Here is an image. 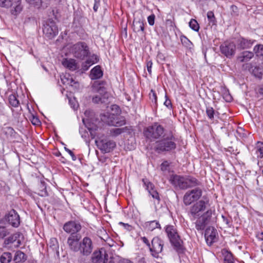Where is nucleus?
Instances as JSON below:
<instances>
[{
	"label": "nucleus",
	"instance_id": "obj_34",
	"mask_svg": "<svg viewBox=\"0 0 263 263\" xmlns=\"http://www.w3.org/2000/svg\"><path fill=\"white\" fill-rule=\"evenodd\" d=\"M182 45L186 48L191 50L193 48L192 43L185 36L183 35L180 37Z\"/></svg>",
	"mask_w": 263,
	"mask_h": 263
},
{
	"label": "nucleus",
	"instance_id": "obj_9",
	"mask_svg": "<svg viewBox=\"0 0 263 263\" xmlns=\"http://www.w3.org/2000/svg\"><path fill=\"white\" fill-rule=\"evenodd\" d=\"M164 242L158 236L154 237L151 241L149 248L151 255L155 258H158L159 254L163 251Z\"/></svg>",
	"mask_w": 263,
	"mask_h": 263
},
{
	"label": "nucleus",
	"instance_id": "obj_35",
	"mask_svg": "<svg viewBox=\"0 0 263 263\" xmlns=\"http://www.w3.org/2000/svg\"><path fill=\"white\" fill-rule=\"evenodd\" d=\"M9 102L11 106L14 107H17L20 104L19 101L18 100L15 95L12 94L9 97Z\"/></svg>",
	"mask_w": 263,
	"mask_h": 263
},
{
	"label": "nucleus",
	"instance_id": "obj_23",
	"mask_svg": "<svg viewBox=\"0 0 263 263\" xmlns=\"http://www.w3.org/2000/svg\"><path fill=\"white\" fill-rule=\"evenodd\" d=\"M26 2L31 6L40 9L42 8L43 9L47 7L49 5L48 0H26Z\"/></svg>",
	"mask_w": 263,
	"mask_h": 263
},
{
	"label": "nucleus",
	"instance_id": "obj_61",
	"mask_svg": "<svg viewBox=\"0 0 263 263\" xmlns=\"http://www.w3.org/2000/svg\"><path fill=\"white\" fill-rule=\"evenodd\" d=\"M119 224L120 225H121V226H124L125 228H126V227H130V226H129L128 224H127V223H123V222H120L119 223Z\"/></svg>",
	"mask_w": 263,
	"mask_h": 263
},
{
	"label": "nucleus",
	"instance_id": "obj_19",
	"mask_svg": "<svg viewBox=\"0 0 263 263\" xmlns=\"http://www.w3.org/2000/svg\"><path fill=\"white\" fill-rule=\"evenodd\" d=\"M21 235V233L17 232L6 238L4 240V244L5 246H8L16 242V244L14 245V247L15 248H18L22 243L21 240L20 239V237Z\"/></svg>",
	"mask_w": 263,
	"mask_h": 263
},
{
	"label": "nucleus",
	"instance_id": "obj_47",
	"mask_svg": "<svg viewBox=\"0 0 263 263\" xmlns=\"http://www.w3.org/2000/svg\"><path fill=\"white\" fill-rule=\"evenodd\" d=\"M11 6V0H0V6L2 7H9Z\"/></svg>",
	"mask_w": 263,
	"mask_h": 263
},
{
	"label": "nucleus",
	"instance_id": "obj_16",
	"mask_svg": "<svg viewBox=\"0 0 263 263\" xmlns=\"http://www.w3.org/2000/svg\"><path fill=\"white\" fill-rule=\"evenodd\" d=\"M81 224L76 221H70L65 223L63 226V230L70 235H80L78 233L81 230Z\"/></svg>",
	"mask_w": 263,
	"mask_h": 263
},
{
	"label": "nucleus",
	"instance_id": "obj_31",
	"mask_svg": "<svg viewBox=\"0 0 263 263\" xmlns=\"http://www.w3.org/2000/svg\"><path fill=\"white\" fill-rule=\"evenodd\" d=\"M133 27L134 30L135 32H139L140 31H144V26L143 21L141 20L136 21L134 20L133 22Z\"/></svg>",
	"mask_w": 263,
	"mask_h": 263
},
{
	"label": "nucleus",
	"instance_id": "obj_26",
	"mask_svg": "<svg viewBox=\"0 0 263 263\" xmlns=\"http://www.w3.org/2000/svg\"><path fill=\"white\" fill-rule=\"evenodd\" d=\"M61 80L63 84L73 86V84H77L78 82L75 81L74 79L69 73L61 76Z\"/></svg>",
	"mask_w": 263,
	"mask_h": 263
},
{
	"label": "nucleus",
	"instance_id": "obj_1",
	"mask_svg": "<svg viewBox=\"0 0 263 263\" xmlns=\"http://www.w3.org/2000/svg\"><path fill=\"white\" fill-rule=\"evenodd\" d=\"M170 182L176 189L186 190L188 188H192L198 186L201 184L195 177L191 176H180L173 175L170 177Z\"/></svg>",
	"mask_w": 263,
	"mask_h": 263
},
{
	"label": "nucleus",
	"instance_id": "obj_38",
	"mask_svg": "<svg viewBox=\"0 0 263 263\" xmlns=\"http://www.w3.org/2000/svg\"><path fill=\"white\" fill-rule=\"evenodd\" d=\"M207 17L210 25L213 26L216 24L217 21L213 11H210L208 12Z\"/></svg>",
	"mask_w": 263,
	"mask_h": 263
},
{
	"label": "nucleus",
	"instance_id": "obj_32",
	"mask_svg": "<svg viewBox=\"0 0 263 263\" xmlns=\"http://www.w3.org/2000/svg\"><path fill=\"white\" fill-rule=\"evenodd\" d=\"M93 88L96 90L99 93V95L104 96L105 97L106 95V89L104 87L101 86L100 84L99 83H95L93 85Z\"/></svg>",
	"mask_w": 263,
	"mask_h": 263
},
{
	"label": "nucleus",
	"instance_id": "obj_15",
	"mask_svg": "<svg viewBox=\"0 0 263 263\" xmlns=\"http://www.w3.org/2000/svg\"><path fill=\"white\" fill-rule=\"evenodd\" d=\"M96 142L98 147L103 153L111 152L116 146L115 142L112 140L104 139L99 141H96Z\"/></svg>",
	"mask_w": 263,
	"mask_h": 263
},
{
	"label": "nucleus",
	"instance_id": "obj_22",
	"mask_svg": "<svg viewBox=\"0 0 263 263\" xmlns=\"http://www.w3.org/2000/svg\"><path fill=\"white\" fill-rule=\"evenodd\" d=\"M255 40H248L243 37H241L238 40V47L240 49H248L252 47Z\"/></svg>",
	"mask_w": 263,
	"mask_h": 263
},
{
	"label": "nucleus",
	"instance_id": "obj_36",
	"mask_svg": "<svg viewBox=\"0 0 263 263\" xmlns=\"http://www.w3.org/2000/svg\"><path fill=\"white\" fill-rule=\"evenodd\" d=\"M38 194L41 196H48L46 184L44 181L40 182L39 184V192Z\"/></svg>",
	"mask_w": 263,
	"mask_h": 263
},
{
	"label": "nucleus",
	"instance_id": "obj_44",
	"mask_svg": "<svg viewBox=\"0 0 263 263\" xmlns=\"http://www.w3.org/2000/svg\"><path fill=\"white\" fill-rule=\"evenodd\" d=\"M126 128V127L114 128L110 130V133L112 136H117L124 132Z\"/></svg>",
	"mask_w": 263,
	"mask_h": 263
},
{
	"label": "nucleus",
	"instance_id": "obj_60",
	"mask_svg": "<svg viewBox=\"0 0 263 263\" xmlns=\"http://www.w3.org/2000/svg\"><path fill=\"white\" fill-rule=\"evenodd\" d=\"M152 92H153V95H152V97H151V99L153 101H154L156 103V102H157L156 94L153 90H152Z\"/></svg>",
	"mask_w": 263,
	"mask_h": 263
},
{
	"label": "nucleus",
	"instance_id": "obj_2",
	"mask_svg": "<svg viewBox=\"0 0 263 263\" xmlns=\"http://www.w3.org/2000/svg\"><path fill=\"white\" fill-rule=\"evenodd\" d=\"M176 148L175 138L172 133L166 135L160 140L157 141L154 149L158 153L170 152Z\"/></svg>",
	"mask_w": 263,
	"mask_h": 263
},
{
	"label": "nucleus",
	"instance_id": "obj_4",
	"mask_svg": "<svg viewBox=\"0 0 263 263\" xmlns=\"http://www.w3.org/2000/svg\"><path fill=\"white\" fill-rule=\"evenodd\" d=\"M164 128L158 122L154 123L152 125L146 127L143 131L145 138L151 141L164 137Z\"/></svg>",
	"mask_w": 263,
	"mask_h": 263
},
{
	"label": "nucleus",
	"instance_id": "obj_24",
	"mask_svg": "<svg viewBox=\"0 0 263 263\" xmlns=\"http://www.w3.org/2000/svg\"><path fill=\"white\" fill-rule=\"evenodd\" d=\"M103 74L101 67L99 65L96 66L90 71V77L92 80L100 79Z\"/></svg>",
	"mask_w": 263,
	"mask_h": 263
},
{
	"label": "nucleus",
	"instance_id": "obj_48",
	"mask_svg": "<svg viewBox=\"0 0 263 263\" xmlns=\"http://www.w3.org/2000/svg\"><path fill=\"white\" fill-rule=\"evenodd\" d=\"M155 15L154 14H152L147 17V21L149 25L153 26L155 23Z\"/></svg>",
	"mask_w": 263,
	"mask_h": 263
},
{
	"label": "nucleus",
	"instance_id": "obj_37",
	"mask_svg": "<svg viewBox=\"0 0 263 263\" xmlns=\"http://www.w3.org/2000/svg\"><path fill=\"white\" fill-rule=\"evenodd\" d=\"M22 10V6L21 5V3L17 2V3L13 6L11 11L13 15H16L20 13Z\"/></svg>",
	"mask_w": 263,
	"mask_h": 263
},
{
	"label": "nucleus",
	"instance_id": "obj_52",
	"mask_svg": "<svg viewBox=\"0 0 263 263\" xmlns=\"http://www.w3.org/2000/svg\"><path fill=\"white\" fill-rule=\"evenodd\" d=\"M100 2L101 0H94V5L93 7L94 11L97 12L98 11V9L100 6Z\"/></svg>",
	"mask_w": 263,
	"mask_h": 263
},
{
	"label": "nucleus",
	"instance_id": "obj_62",
	"mask_svg": "<svg viewBox=\"0 0 263 263\" xmlns=\"http://www.w3.org/2000/svg\"><path fill=\"white\" fill-rule=\"evenodd\" d=\"M105 263H115L114 260L111 258H109Z\"/></svg>",
	"mask_w": 263,
	"mask_h": 263
},
{
	"label": "nucleus",
	"instance_id": "obj_29",
	"mask_svg": "<svg viewBox=\"0 0 263 263\" xmlns=\"http://www.w3.org/2000/svg\"><path fill=\"white\" fill-rule=\"evenodd\" d=\"M145 227L147 230L152 231L156 229H161V226L157 220L147 221L145 223Z\"/></svg>",
	"mask_w": 263,
	"mask_h": 263
},
{
	"label": "nucleus",
	"instance_id": "obj_42",
	"mask_svg": "<svg viewBox=\"0 0 263 263\" xmlns=\"http://www.w3.org/2000/svg\"><path fill=\"white\" fill-rule=\"evenodd\" d=\"M189 26L190 28L195 31H198L199 29V26L197 22V21L195 19H191L190 22H189Z\"/></svg>",
	"mask_w": 263,
	"mask_h": 263
},
{
	"label": "nucleus",
	"instance_id": "obj_58",
	"mask_svg": "<svg viewBox=\"0 0 263 263\" xmlns=\"http://www.w3.org/2000/svg\"><path fill=\"white\" fill-rule=\"evenodd\" d=\"M31 122L34 125H39L40 121L37 117H33Z\"/></svg>",
	"mask_w": 263,
	"mask_h": 263
},
{
	"label": "nucleus",
	"instance_id": "obj_64",
	"mask_svg": "<svg viewBox=\"0 0 263 263\" xmlns=\"http://www.w3.org/2000/svg\"><path fill=\"white\" fill-rule=\"evenodd\" d=\"M259 238H260L261 240H263V232H261L258 235Z\"/></svg>",
	"mask_w": 263,
	"mask_h": 263
},
{
	"label": "nucleus",
	"instance_id": "obj_59",
	"mask_svg": "<svg viewBox=\"0 0 263 263\" xmlns=\"http://www.w3.org/2000/svg\"><path fill=\"white\" fill-rule=\"evenodd\" d=\"M111 109L112 110L115 109L116 110L117 113H118L120 111V108L117 105H112L111 106Z\"/></svg>",
	"mask_w": 263,
	"mask_h": 263
},
{
	"label": "nucleus",
	"instance_id": "obj_55",
	"mask_svg": "<svg viewBox=\"0 0 263 263\" xmlns=\"http://www.w3.org/2000/svg\"><path fill=\"white\" fill-rule=\"evenodd\" d=\"M153 65V63L152 61H148L146 63L147 70L149 73V74L152 73V67Z\"/></svg>",
	"mask_w": 263,
	"mask_h": 263
},
{
	"label": "nucleus",
	"instance_id": "obj_39",
	"mask_svg": "<svg viewBox=\"0 0 263 263\" xmlns=\"http://www.w3.org/2000/svg\"><path fill=\"white\" fill-rule=\"evenodd\" d=\"M256 154L257 157L260 158H263V143L258 142L256 146Z\"/></svg>",
	"mask_w": 263,
	"mask_h": 263
},
{
	"label": "nucleus",
	"instance_id": "obj_46",
	"mask_svg": "<svg viewBox=\"0 0 263 263\" xmlns=\"http://www.w3.org/2000/svg\"><path fill=\"white\" fill-rule=\"evenodd\" d=\"M148 193L154 199H155L157 200L158 202L160 201V199L159 195L158 192L155 190V187L151 190Z\"/></svg>",
	"mask_w": 263,
	"mask_h": 263
},
{
	"label": "nucleus",
	"instance_id": "obj_3",
	"mask_svg": "<svg viewBox=\"0 0 263 263\" xmlns=\"http://www.w3.org/2000/svg\"><path fill=\"white\" fill-rule=\"evenodd\" d=\"M165 231L169 240L174 249L179 253L183 252V241L179 235L175 226L167 225L165 227Z\"/></svg>",
	"mask_w": 263,
	"mask_h": 263
},
{
	"label": "nucleus",
	"instance_id": "obj_43",
	"mask_svg": "<svg viewBox=\"0 0 263 263\" xmlns=\"http://www.w3.org/2000/svg\"><path fill=\"white\" fill-rule=\"evenodd\" d=\"M106 98V97H104V96H100L99 95H96V96H93L92 98V102L95 103H104L105 102V99Z\"/></svg>",
	"mask_w": 263,
	"mask_h": 263
},
{
	"label": "nucleus",
	"instance_id": "obj_8",
	"mask_svg": "<svg viewBox=\"0 0 263 263\" xmlns=\"http://www.w3.org/2000/svg\"><path fill=\"white\" fill-rule=\"evenodd\" d=\"M101 120L110 126H121L126 123L124 117L114 114L107 113L102 116Z\"/></svg>",
	"mask_w": 263,
	"mask_h": 263
},
{
	"label": "nucleus",
	"instance_id": "obj_18",
	"mask_svg": "<svg viewBox=\"0 0 263 263\" xmlns=\"http://www.w3.org/2000/svg\"><path fill=\"white\" fill-rule=\"evenodd\" d=\"M6 220L13 227L17 228L20 224V218L15 210H10L5 215Z\"/></svg>",
	"mask_w": 263,
	"mask_h": 263
},
{
	"label": "nucleus",
	"instance_id": "obj_41",
	"mask_svg": "<svg viewBox=\"0 0 263 263\" xmlns=\"http://www.w3.org/2000/svg\"><path fill=\"white\" fill-rule=\"evenodd\" d=\"M142 182L144 186L146 187V189L149 192L151 190L155 188L154 185L151 182L147 179L143 178L142 179Z\"/></svg>",
	"mask_w": 263,
	"mask_h": 263
},
{
	"label": "nucleus",
	"instance_id": "obj_54",
	"mask_svg": "<svg viewBox=\"0 0 263 263\" xmlns=\"http://www.w3.org/2000/svg\"><path fill=\"white\" fill-rule=\"evenodd\" d=\"M64 149L71 156L72 160L75 161L77 159L76 156L70 149H68L66 147H65Z\"/></svg>",
	"mask_w": 263,
	"mask_h": 263
},
{
	"label": "nucleus",
	"instance_id": "obj_49",
	"mask_svg": "<svg viewBox=\"0 0 263 263\" xmlns=\"http://www.w3.org/2000/svg\"><path fill=\"white\" fill-rule=\"evenodd\" d=\"M52 14L55 18V19H58L60 17L59 10L57 8L54 7L52 10Z\"/></svg>",
	"mask_w": 263,
	"mask_h": 263
},
{
	"label": "nucleus",
	"instance_id": "obj_21",
	"mask_svg": "<svg viewBox=\"0 0 263 263\" xmlns=\"http://www.w3.org/2000/svg\"><path fill=\"white\" fill-rule=\"evenodd\" d=\"M62 65L71 71H74L79 68L78 63L73 59H64L62 61Z\"/></svg>",
	"mask_w": 263,
	"mask_h": 263
},
{
	"label": "nucleus",
	"instance_id": "obj_6",
	"mask_svg": "<svg viewBox=\"0 0 263 263\" xmlns=\"http://www.w3.org/2000/svg\"><path fill=\"white\" fill-rule=\"evenodd\" d=\"M208 205H209V201L203 200H200L192 205L188 212L191 220L195 221L197 217L202 216Z\"/></svg>",
	"mask_w": 263,
	"mask_h": 263
},
{
	"label": "nucleus",
	"instance_id": "obj_17",
	"mask_svg": "<svg viewBox=\"0 0 263 263\" xmlns=\"http://www.w3.org/2000/svg\"><path fill=\"white\" fill-rule=\"evenodd\" d=\"M221 52L227 58H231L235 53L236 46L233 42H226L220 47Z\"/></svg>",
	"mask_w": 263,
	"mask_h": 263
},
{
	"label": "nucleus",
	"instance_id": "obj_51",
	"mask_svg": "<svg viewBox=\"0 0 263 263\" xmlns=\"http://www.w3.org/2000/svg\"><path fill=\"white\" fill-rule=\"evenodd\" d=\"M168 162L167 161H164L161 164V169L162 171H165L168 170Z\"/></svg>",
	"mask_w": 263,
	"mask_h": 263
},
{
	"label": "nucleus",
	"instance_id": "obj_56",
	"mask_svg": "<svg viewBox=\"0 0 263 263\" xmlns=\"http://www.w3.org/2000/svg\"><path fill=\"white\" fill-rule=\"evenodd\" d=\"M106 243L110 247H115L116 246V243L110 238H108L106 240Z\"/></svg>",
	"mask_w": 263,
	"mask_h": 263
},
{
	"label": "nucleus",
	"instance_id": "obj_28",
	"mask_svg": "<svg viewBox=\"0 0 263 263\" xmlns=\"http://www.w3.org/2000/svg\"><path fill=\"white\" fill-rule=\"evenodd\" d=\"M98 61V57L96 55L93 54L83 64V69L87 70L91 65L97 63Z\"/></svg>",
	"mask_w": 263,
	"mask_h": 263
},
{
	"label": "nucleus",
	"instance_id": "obj_14",
	"mask_svg": "<svg viewBox=\"0 0 263 263\" xmlns=\"http://www.w3.org/2000/svg\"><path fill=\"white\" fill-rule=\"evenodd\" d=\"M81 235H70L67 238V245L69 250L73 252H78L81 242Z\"/></svg>",
	"mask_w": 263,
	"mask_h": 263
},
{
	"label": "nucleus",
	"instance_id": "obj_53",
	"mask_svg": "<svg viewBox=\"0 0 263 263\" xmlns=\"http://www.w3.org/2000/svg\"><path fill=\"white\" fill-rule=\"evenodd\" d=\"M165 101L164 103V105L166 106L168 108L171 109L172 107L171 101L167 98L166 95H165Z\"/></svg>",
	"mask_w": 263,
	"mask_h": 263
},
{
	"label": "nucleus",
	"instance_id": "obj_45",
	"mask_svg": "<svg viewBox=\"0 0 263 263\" xmlns=\"http://www.w3.org/2000/svg\"><path fill=\"white\" fill-rule=\"evenodd\" d=\"M206 113L210 119L212 120L214 119L215 111L213 107L210 106L207 107L206 108Z\"/></svg>",
	"mask_w": 263,
	"mask_h": 263
},
{
	"label": "nucleus",
	"instance_id": "obj_33",
	"mask_svg": "<svg viewBox=\"0 0 263 263\" xmlns=\"http://www.w3.org/2000/svg\"><path fill=\"white\" fill-rule=\"evenodd\" d=\"M12 259V255L10 252H4L0 257L1 263H9Z\"/></svg>",
	"mask_w": 263,
	"mask_h": 263
},
{
	"label": "nucleus",
	"instance_id": "obj_63",
	"mask_svg": "<svg viewBox=\"0 0 263 263\" xmlns=\"http://www.w3.org/2000/svg\"><path fill=\"white\" fill-rule=\"evenodd\" d=\"M120 263H133V262L128 259H126L121 261Z\"/></svg>",
	"mask_w": 263,
	"mask_h": 263
},
{
	"label": "nucleus",
	"instance_id": "obj_13",
	"mask_svg": "<svg viewBox=\"0 0 263 263\" xmlns=\"http://www.w3.org/2000/svg\"><path fill=\"white\" fill-rule=\"evenodd\" d=\"M109 258L108 255L103 249L96 250L91 256L90 263H105Z\"/></svg>",
	"mask_w": 263,
	"mask_h": 263
},
{
	"label": "nucleus",
	"instance_id": "obj_7",
	"mask_svg": "<svg viewBox=\"0 0 263 263\" xmlns=\"http://www.w3.org/2000/svg\"><path fill=\"white\" fill-rule=\"evenodd\" d=\"M202 194V190L198 187L186 192L183 197L184 204L185 205H189L197 201L201 197Z\"/></svg>",
	"mask_w": 263,
	"mask_h": 263
},
{
	"label": "nucleus",
	"instance_id": "obj_12",
	"mask_svg": "<svg viewBox=\"0 0 263 263\" xmlns=\"http://www.w3.org/2000/svg\"><path fill=\"white\" fill-rule=\"evenodd\" d=\"M92 241L90 238L86 236L81 241L79 252L83 256L89 255L93 250Z\"/></svg>",
	"mask_w": 263,
	"mask_h": 263
},
{
	"label": "nucleus",
	"instance_id": "obj_11",
	"mask_svg": "<svg viewBox=\"0 0 263 263\" xmlns=\"http://www.w3.org/2000/svg\"><path fill=\"white\" fill-rule=\"evenodd\" d=\"M212 215V210H208L203 213L201 216H198L194 222L196 229L199 231H203L210 221Z\"/></svg>",
	"mask_w": 263,
	"mask_h": 263
},
{
	"label": "nucleus",
	"instance_id": "obj_10",
	"mask_svg": "<svg viewBox=\"0 0 263 263\" xmlns=\"http://www.w3.org/2000/svg\"><path fill=\"white\" fill-rule=\"evenodd\" d=\"M43 32L49 39L55 36L58 33V29L55 22L51 19L46 21L43 24Z\"/></svg>",
	"mask_w": 263,
	"mask_h": 263
},
{
	"label": "nucleus",
	"instance_id": "obj_27",
	"mask_svg": "<svg viewBox=\"0 0 263 263\" xmlns=\"http://www.w3.org/2000/svg\"><path fill=\"white\" fill-rule=\"evenodd\" d=\"M27 258V255L22 251H17L14 256V261L15 263H22L25 262Z\"/></svg>",
	"mask_w": 263,
	"mask_h": 263
},
{
	"label": "nucleus",
	"instance_id": "obj_30",
	"mask_svg": "<svg viewBox=\"0 0 263 263\" xmlns=\"http://www.w3.org/2000/svg\"><path fill=\"white\" fill-rule=\"evenodd\" d=\"M223 256V263H235L232 254L226 249L222 250Z\"/></svg>",
	"mask_w": 263,
	"mask_h": 263
},
{
	"label": "nucleus",
	"instance_id": "obj_57",
	"mask_svg": "<svg viewBox=\"0 0 263 263\" xmlns=\"http://www.w3.org/2000/svg\"><path fill=\"white\" fill-rule=\"evenodd\" d=\"M141 239L143 242L148 247V248H149L151 243L149 242L147 238L145 237H142Z\"/></svg>",
	"mask_w": 263,
	"mask_h": 263
},
{
	"label": "nucleus",
	"instance_id": "obj_50",
	"mask_svg": "<svg viewBox=\"0 0 263 263\" xmlns=\"http://www.w3.org/2000/svg\"><path fill=\"white\" fill-rule=\"evenodd\" d=\"M222 218L223 219V221L229 227H230L231 226L232 220L231 218H227L223 215H222Z\"/></svg>",
	"mask_w": 263,
	"mask_h": 263
},
{
	"label": "nucleus",
	"instance_id": "obj_5",
	"mask_svg": "<svg viewBox=\"0 0 263 263\" xmlns=\"http://www.w3.org/2000/svg\"><path fill=\"white\" fill-rule=\"evenodd\" d=\"M70 52L77 59L83 60L90 53L89 48L85 42H79L71 46Z\"/></svg>",
	"mask_w": 263,
	"mask_h": 263
},
{
	"label": "nucleus",
	"instance_id": "obj_40",
	"mask_svg": "<svg viewBox=\"0 0 263 263\" xmlns=\"http://www.w3.org/2000/svg\"><path fill=\"white\" fill-rule=\"evenodd\" d=\"M254 52L257 57H263V45L258 44L254 48Z\"/></svg>",
	"mask_w": 263,
	"mask_h": 263
},
{
	"label": "nucleus",
	"instance_id": "obj_20",
	"mask_svg": "<svg viewBox=\"0 0 263 263\" xmlns=\"http://www.w3.org/2000/svg\"><path fill=\"white\" fill-rule=\"evenodd\" d=\"M217 231L214 227H209L205 231L204 237L206 243L211 245L216 239Z\"/></svg>",
	"mask_w": 263,
	"mask_h": 263
},
{
	"label": "nucleus",
	"instance_id": "obj_25",
	"mask_svg": "<svg viewBox=\"0 0 263 263\" xmlns=\"http://www.w3.org/2000/svg\"><path fill=\"white\" fill-rule=\"evenodd\" d=\"M254 57V53L249 51H245L237 57V60L239 62H247L249 61Z\"/></svg>",
	"mask_w": 263,
	"mask_h": 263
}]
</instances>
